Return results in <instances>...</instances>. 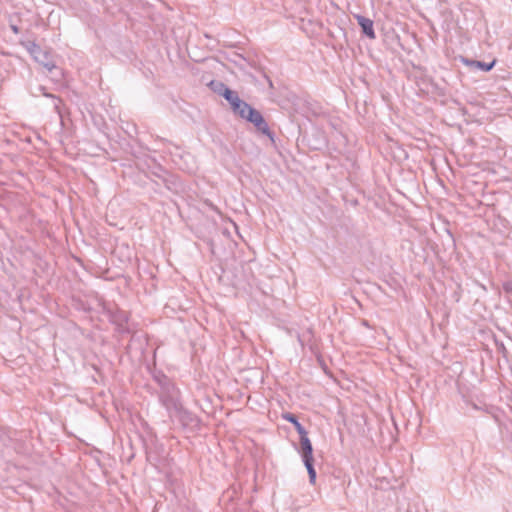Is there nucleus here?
<instances>
[{"label": "nucleus", "mask_w": 512, "mask_h": 512, "mask_svg": "<svg viewBox=\"0 0 512 512\" xmlns=\"http://www.w3.org/2000/svg\"><path fill=\"white\" fill-rule=\"evenodd\" d=\"M161 387L159 392V399L162 405L168 410L170 414L173 412L180 413L182 407L178 400V390L173 383L166 377L162 376L157 378Z\"/></svg>", "instance_id": "f257e3e1"}, {"label": "nucleus", "mask_w": 512, "mask_h": 512, "mask_svg": "<svg viewBox=\"0 0 512 512\" xmlns=\"http://www.w3.org/2000/svg\"><path fill=\"white\" fill-rule=\"evenodd\" d=\"M22 45L26 48L34 60L45 67L48 71H52L56 68V65L49 52L44 51L38 44L33 41H26L22 42Z\"/></svg>", "instance_id": "f03ea898"}, {"label": "nucleus", "mask_w": 512, "mask_h": 512, "mask_svg": "<svg viewBox=\"0 0 512 512\" xmlns=\"http://www.w3.org/2000/svg\"><path fill=\"white\" fill-rule=\"evenodd\" d=\"M240 117L252 123L259 132L273 140L274 134L258 110L254 109L248 104V107H246V109L243 111V116Z\"/></svg>", "instance_id": "7ed1b4c3"}, {"label": "nucleus", "mask_w": 512, "mask_h": 512, "mask_svg": "<svg viewBox=\"0 0 512 512\" xmlns=\"http://www.w3.org/2000/svg\"><path fill=\"white\" fill-rule=\"evenodd\" d=\"M223 97L229 102L234 114L243 116V111L246 109V107H248V103L241 100L236 91L225 89V94Z\"/></svg>", "instance_id": "20e7f679"}, {"label": "nucleus", "mask_w": 512, "mask_h": 512, "mask_svg": "<svg viewBox=\"0 0 512 512\" xmlns=\"http://www.w3.org/2000/svg\"><path fill=\"white\" fill-rule=\"evenodd\" d=\"M300 446H301V455L304 460H314L313 458V447L310 439L308 438V433L306 432L303 435H300Z\"/></svg>", "instance_id": "39448f33"}, {"label": "nucleus", "mask_w": 512, "mask_h": 512, "mask_svg": "<svg viewBox=\"0 0 512 512\" xmlns=\"http://www.w3.org/2000/svg\"><path fill=\"white\" fill-rule=\"evenodd\" d=\"M356 18L359 26L362 29V33L370 39H375L376 35L373 28V21L361 15L356 16Z\"/></svg>", "instance_id": "423d86ee"}, {"label": "nucleus", "mask_w": 512, "mask_h": 512, "mask_svg": "<svg viewBox=\"0 0 512 512\" xmlns=\"http://www.w3.org/2000/svg\"><path fill=\"white\" fill-rule=\"evenodd\" d=\"M463 61L465 64L470 65L472 67L479 68L483 71H490L495 65V60L490 63H485V62H481V61H477V60H468V59H463Z\"/></svg>", "instance_id": "0eeeda50"}, {"label": "nucleus", "mask_w": 512, "mask_h": 512, "mask_svg": "<svg viewBox=\"0 0 512 512\" xmlns=\"http://www.w3.org/2000/svg\"><path fill=\"white\" fill-rule=\"evenodd\" d=\"M283 418L294 425L299 436L303 435L307 432L306 429L302 426V424L298 421L297 417L294 414L286 413L283 415Z\"/></svg>", "instance_id": "6e6552de"}, {"label": "nucleus", "mask_w": 512, "mask_h": 512, "mask_svg": "<svg viewBox=\"0 0 512 512\" xmlns=\"http://www.w3.org/2000/svg\"><path fill=\"white\" fill-rule=\"evenodd\" d=\"M303 462L309 475V481L314 484L316 480V471L313 465L314 460H304Z\"/></svg>", "instance_id": "1a4fd4ad"}, {"label": "nucleus", "mask_w": 512, "mask_h": 512, "mask_svg": "<svg viewBox=\"0 0 512 512\" xmlns=\"http://www.w3.org/2000/svg\"><path fill=\"white\" fill-rule=\"evenodd\" d=\"M210 87L214 92L222 96L225 94V89H229L223 82L220 81H211Z\"/></svg>", "instance_id": "9d476101"}, {"label": "nucleus", "mask_w": 512, "mask_h": 512, "mask_svg": "<svg viewBox=\"0 0 512 512\" xmlns=\"http://www.w3.org/2000/svg\"><path fill=\"white\" fill-rule=\"evenodd\" d=\"M246 59L244 57H242L241 55H236V59L234 60V62L239 65V66H242V62H245Z\"/></svg>", "instance_id": "9b49d317"}, {"label": "nucleus", "mask_w": 512, "mask_h": 512, "mask_svg": "<svg viewBox=\"0 0 512 512\" xmlns=\"http://www.w3.org/2000/svg\"><path fill=\"white\" fill-rule=\"evenodd\" d=\"M12 30H13L15 33H18V28H17V26H12Z\"/></svg>", "instance_id": "f8f14e48"}]
</instances>
